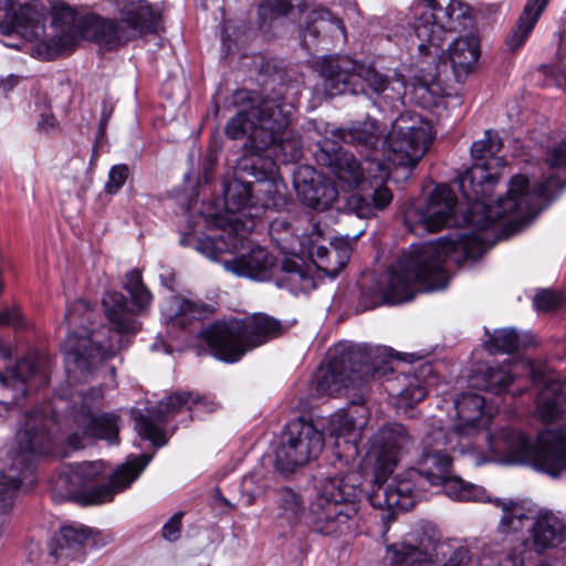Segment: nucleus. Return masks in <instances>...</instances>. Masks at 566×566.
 Wrapping results in <instances>:
<instances>
[{
	"mask_svg": "<svg viewBox=\"0 0 566 566\" xmlns=\"http://www.w3.org/2000/svg\"><path fill=\"white\" fill-rule=\"evenodd\" d=\"M245 243L247 235L230 226L219 235L197 239L193 248L205 256L217 260L226 252L234 253L244 248Z\"/></svg>",
	"mask_w": 566,
	"mask_h": 566,
	"instance_id": "nucleus-38",
	"label": "nucleus"
},
{
	"mask_svg": "<svg viewBox=\"0 0 566 566\" xmlns=\"http://www.w3.org/2000/svg\"><path fill=\"white\" fill-rule=\"evenodd\" d=\"M281 272V276L276 279V284L289 290L292 294L308 293L315 289L314 277L303 266L293 261L283 262Z\"/></svg>",
	"mask_w": 566,
	"mask_h": 566,
	"instance_id": "nucleus-45",
	"label": "nucleus"
},
{
	"mask_svg": "<svg viewBox=\"0 0 566 566\" xmlns=\"http://www.w3.org/2000/svg\"><path fill=\"white\" fill-rule=\"evenodd\" d=\"M102 397L101 389H92L85 396L73 400L67 415L61 419L57 409H63L66 402L55 399L53 402L42 403L25 413L24 420L15 434L14 448L10 452L11 464L8 468L0 465V501L10 503L18 492L21 482L32 472L33 460L36 457L51 452L56 438L52 427L66 436L70 448L81 449L84 439L98 438L108 442H116L118 436V420L115 413L95 415L91 402Z\"/></svg>",
	"mask_w": 566,
	"mask_h": 566,
	"instance_id": "nucleus-4",
	"label": "nucleus"
},
{
	"mask_svg": "<svg viewBox=\"0 0 566 566\" xmlns=\"http://www.w3.org/2000/svg\"><path fill=\"white\" fill-rule=\"evenodd\" d=\"M129 169L126 165H115L108 172V180L105 184V191L109 195L117 193L127 180Z\"/></svg>",
	"mask_w": 566,
	"mask_h": 566,
	"instance_id": "nucleus-49",
	"label": "nucleus"
},
{
	"mask_svg": "<svg viewBox=\"0 0 566 566\" xmlns=\"http://www.w3.org/2000/svg\"><path fill=\"white\" fill-rule=\"evenodd\" d=\"M91 531L82 525H67L60 528L51 545L50 555L56 560L73 559L81 555L82 546Z\"/></svg>",
	"mask_w": 566,
	"mask_h": 566,
	"instance_id": "nucleus-39",
	"label": "nucleus"
},
{
	"mask_svg": "<svg viewBox=\"0 0 566 566\" xmlns=\"http://www.w3.org/2000/svg\"><path fill=\"white\" fill-rule=\"evenodd\" d=\"M109 4L130 39L156 32L160 14L147 0H111Z\"/></svg>",
	"mask_w": 566,
	"mask_h": 566,
	"instance_id": "nucleus-27",
	"label": "nucleus"
},
{
	"mask_svg": "<svg viewBox=\"0 0 566 566\" xmlns=\"http://www.w3.org/2000/svg\"><path fill=\"white\" fill-rule=\"evenodd\" d=\"M111 117V111L103 109L102 117L98 125V137H103L105 129Z\"/></svg>",
	"mask_w": 566,
	"mask_h": 566,
	"instance_id": "nucleus-55",
	"label": "nucleus"
},
{
	"mask_svg": "<svg viewBox=\"0 0 566 566\" xmlns=\"http://www.w3.org/2000/svg\"><path fill=\"white\" fill-rule=\"evenodd\" d=\"M166 322H167V332L168 333H170L171 331H177V329H184L185 328L184 321L172 319V321H166Z\"/></svg>",
	"mask_w": 566,
	"mask_h": 566,
	"instance_id": "nucleus-58",
	"label": "nucleus"
},
{
	"mask_svg": "<svg viewBox=\"0 0 566 566\" xmlns=\"http://www.w3.org/2000/svg\"><path fill=\"white\" fill-rule=\"evenodd\" d=\"M488 446L490 454L476 464L494 461L527 465L552 478L566 472V430H543L533 441L518 429L504 428L488 436Z\"/></svg>",
	"mask_w": 566,
	"mask_h": 566,
	"instance_id": "nucleus-9",
	"label": "nucleus"
},
{
	"mask_svg": "<svg viewBox=\"0 0 566 566\" xmlns=\"http://www.w3.org/2000/svg\"><path fill=\"white\" fill-rule=\"evenodd\" d=\"M322 259L328 260L329 263H334L335 262V259L333 256H326V258L323 256Z\"/></svg>",
	"mask_w": 566,
	"mask_h": 566,
	"instance_id": "nucleus-60",
	"label": "nucleus"
},
{
	"mask_svg": "<svg viewBox=\"0 0 566 566\" xmlns=\"http://www.w3.org/2000/svg\"><path fill=\"white\" fill-rule=\"evenodd\" d=\"M150 460L151 457L146 454L128 457L103 484H97L105 470L102 461L71 464L61 472L55 484L69 500L81 505L108 503L130 486Z\"/></svg>",
	"mask_w": 566,
	"mask_h": 566,
	"instance_id": "nucleus-12",
	"label": "nucleus"
},
{
	"mask_svg": "<svg viewBox=\"0 0 566 566\" xmlns=\"http://www.w3.org/2000/svg\"><path fill=\"white\" fill-rule=\"evenodd\" d=\"M242 178L235 172V178L224 187V206L231 214L229 223L232 228L248 235L255 228V220L248 214L254 203L250 180Z\"/></svg>",
	"mask_w": 566,
	"mask_h": 566,
	"instance_id": "nucleus-26",
	"label": "nucleus"
},
{
	"mask_svg": "<svg viewBox=\"0 0 566 566\" xmlns=\"http://www.w3.org/2000/svg\"><path fill=\"white\" fill-rule=\"evenodd\" d=\"M472 25V10L461 0H419L415 6L413 31L423 55H438L448 34L461 33Z\"/></svg>",
	"mask_w": 566,
	"mask_h": 566,
	"instance_id": "nucleus-14",
	"label": "nucleus"
},
{
	"mask_svg": "<svg viewBox=\"0 0 566 566\" xmlns=\"http://www.w3.org/2000/svg\"><path fill=\"white\" fill-rule=\"evenodd\" d=\"M503 515L497 539L484 545L476 566H526L537 554L566 543V521L553 511H541L531 520V510L522 502L496 500Z\"/></svg>",
	"mask_w": 566,
	"mask_h": 566,
	"instance_id": "nucleus-5",
	"label": "nucleus"
},
{
	"mask_svg": "<svg viewBox=\"0 0 566 566\" xmlns=\"http://www.w3.org/2000/svg\"><path fill=\"white\" fill-rule=\"evenodd\" d=\"M486 335L488 338L484 345L491 354H509L537 344V340L532 334L526 332L518 334L513 327L494 329L493 333L486 331Z\"/></svg>",
	"mask_w": 566,
	"mask_h": 566,
	"instance_id": "nucleus-40",
	"label": "nucleus"
},
{
	"mask_svg": "<svg viewBox=\"0 0 566 566\" xmlns=\"http://www.w3.org/2000/svg\"><path fill=\"white\" fill-rule=\"evenodd\" d=\"M253 480H254V474H250V475H245V476L243 478V481H242V488H243V490H244L245 492L250 493L252 496H253L254 494H256V493H258V491H256V490H252V489L250 488V484L253 482Z\"/></svg>",
	"mask_w": 566,
	"mask_h": 566,
	"instance_id": "nucleus-57",
	"label": "nucleus"
},
{
	"mask_svg": "<svg viewBox=\"0 0 566 566\" xmlns=\"http://www.w3.org/2000/svg\"><path fill=\"white\" fill-rule=\"evenodd\" d=\"M214 406L212 401L191 392L175 394L161 400L156 408L146 409V413L138 411L134 417L135 426L143 439L149 440L155 447H161L167 442L163 424L168 417L182 408L193 416H200L203 411H212Z\"/></svg>",
	"mask_w": 566,
	"mask_h": 566,
	"instance_id": "nucleus-19",
	"label": "nucleus"
},
{
	"mask_svg": "<svg viewBox=\"0 0 566 566\" xmlns=\"http://www.w3.org/2000/svg\"><path fill=\"white\" fill-rule=\"evenodd\" d=\"M53 21L61 23L60 31L51 39V46L56 51H69L75 42L76 35L72 30L75 21L74 11L63 2H54L52 4Z\"/></svg>",
	"mask_w": 566,
	"mask_h": 566,
	"instance_id": "nucleus-44",
	"label": "nucleus"
},
{
	"mask_svg": "<svg viewBox=\"0 0 566 566\" xmlns=\"http://www.w3.org/2000/svg\"><path fill=\"white\" fill-rule=\"evenodd\" d=\"M565 548H566V546H565Z\"/></svg>",
	"mask_w": 566,
	"mask_h": 566,
	"instance_id": "nucleus-64",
	"label": "nucleus"
},
{
	"mask_svg": "<svg viewBox=\"0 0 566 566\" xmlns=\"http://www.w3.org/2000/svg\"><path fill=\"white\" fill-rule=\"evenodd\" d=\"M123 287L129 294L130 303L120 292L107 291L102 298L106 318H123L126 314L147 315L153 294L144 284L142 272L137 269L128 271L124 276Z\"/></svg>",
	"mask_w": 566,
	"mask_h": 566,
	"instance_id": "nucleus-23",
	"label": "nucleus"
},
{
	"mask_svg": "<svg viewBox=\"0 0 566 566\" xmlns=\"http://www.w3.org/2000/svg\"><path fill=\"white\" fill-rule=\"evenodd\" d=\"M502 146L500 136L492 130H486L484 139L474 142L471 146V155L475 160L471 167L476 165L485 167V170L492 177V190L499 180V172L494 170L495 166L502 167L505 165L503 158L496 156Z\"/></svg>",
	"mask_w": 566,
	"mask_h": 566,
	"instance_id": "nucleus-36",
	"label": "nucleus"
},
{
	"mask_svg": "<svg viewBox=\"0 0 566 566\" xmlns=\"http://www.w3.org/2000/svg\"><path fill=\"white\" fill-rule=\"evenodd\" d=\"M293 185L298 199L315 210H326L338 198L336 187L312 166H301L293 175Z\"/></svg>",
	"mask_w": 566,
	"mask_h": 566,
	"instance_id": "nucleus-25",
	"label": "nucleus"
},
{
	"mask_svg": "<svg viewBox=\"0 0 566 566\" xmlns=\"http://www.w3.org/2000/svg\"><path fill=\"white\" fill-rule=\"evenodd\" d=\"M444 494L454 501H484L485 491L483 488L467 483L461 478L450 474L439 486Z\"/></svg>",
	"mask_w": 566,
	"mask_h": 566,
	"instance_id": "nucleus-46",
	"label": "nucleus"
},
{
	"mask_svg": "<svg viewBox=\"0 0 566 566\" xmlns=\"http://www.w3.org/2000/svg\"><path fill=\"white\" fill-rule=\"evenodd\" d=\"M151 349H153V350H156V349H157V345H156V344H154V345L151 346Z\"/></svg>",
	"mask_w": 566,
	"mask_h": 566,
	"instance_id": "nucleus-63",
	"label": "nucleus"
},
{
	"mask_svg": "<svg viewBox=\"0 0 566 566\" xmlns=\"http://www.w3.org/2000/svg\"><path fill=\"white\" fill-rule=\"evenodd\" d=\"M331 134L335 139L354 146L369 166L377 168L380 179L388 175L387 164L382 160L384 143L381 149L378 148L382 138V129L378 120L368 118L347 128L333 129Z\"/></svg>",
	"mask_w": 566,
	"mask_h": 566,
	"instance_id": "nucleus-22",
	"label": "nucleus"
},
{
	"mask_svg": "<svg viewBox=\"0 0 566 566\" xmlns=\"http://www.w3.org/2000/svg\"><path fill=\"white\" fill-rule=\"evenodd\" d=\"M222 502H223L224 504H227V505L231 506V504H230L226 499H223V500H222Z\"/></svg>",
	"mask_w": 566,
	"mask_h": 566,
	"instance_id": "nucleus-61",
	"label": "nucleus"
},
{
	"mask_svg": "<svg viewBox=\"0 0 566 566\" xmlns=\"http://www.w3.org/2000/svg\"><path fill=\"white\" fill-rule=\"evenodd\" d=\"M533 305L539 313H553L566 307V293L554 289H541L533 297Z\"/></svg>",
	"mask_w": 566,
	"mask_h": 566,
	"instance_id": "nucleus-48",
	"label": "nucleus"
},
{
	"mask_svg": "<svg viewBox=\"0 0 566 566\" xmlns=\"http://www.w3.org/2000/svg\"><path fill=\"white\" fill-rule=\"evenodd\" d=\"M294 321H214L200 337L213 357L224 363H237L245 353L293 326Z\"/></svg>",
	"mask_w": 566,
	"mask_h": 566,
	"instance_id": "nucleus-13",
	"label": "nucleus"
},
{
	"mask_svg": "<svg viewBox=\"0 0 566 566\" xmlns=\"http://www.w3.org/2000/svg\"><path fill=\"white\" fill-rule=\"evenodd\" d=\"M233 98L242 109L229 119L224 133L231 139L248 137L237 174L253 178L250 184L254 203L248 214L259 219L264 210L286 205V186L277 176L274 157L281 156L285 163L297 161L302 157L301 139L290 127L291 104L262 98L245 90L237 91Z\"/></svg>",
	"mask_w": 566,
	"mask_h": 566,
	"instance_id": "nucleus-2",
	"label": "nucleus"
},
{
	"mask_svg": "<svg viewBox=\"0 0 566 566\" xmlns=\"http://www.w3.org/2000/svg\"><path fill=\"white\" fill-rule=\"evenodd\" d=\"M413 441L405 426L388 423L371 438L366 462L373 465L374 484L368 501L374 507L408 511L427 497L429 488H439L452 474L450 451H471L467 444L447 436L442 427L430 428L422 439L417 469L390 478Z\"/></svg>",
	"mask_w": 566,
	"mask_h": 566,
	"instance_id": "nucleus-3",
	"label": "nucleus"
},
{
	"mask_svg": "<svg viewBox=\"0 0 566 566\" xmlns=\"http://www.w3.org/2000/svg\"><path fill=\"white\" fill-rule=\"evenodd\" d=\"M249 318H272L271 316L263 314V313H253Z\"/></svg>",
	"mask_w": 566,
	"mask_h": 566,
	"instance_id": "nucleus-59",
	"label": "nucleus"
},
{
	"mask_svg": "<svg viewBox=\"0 0 566 566\" xmlns=\"http://www.w3.org/2000/svg\"><path fill=\"white\" fill-rule=\"evenodd\" d=\"M413 363L420 359L415 353H398L386 346L361 347L339 342L327 354L314 377L317 395H339L360 376L381 378L394 371L392 361Z\"/></svg>",
	"mask_w": 566,
	"mask_h": 566,
	"instance_id": "nucleus-8",
	"label": "nucleus"
},
{
	"mask_svg": "<svg viewBox=\"0 0 566 566\" xmlns=\"http://www.w3.org/2000/svg\"><path fill=\"white\" fill-rule=\"evenodd\" d=\"M36 126L40 132L48 133L57 126V120L52 113H43L40 115Z\"/></svg>",
	"mask_w": 566,
	"mask_h": 566,
	"instance_id": "nucleus-53",
	"label": "nucleus"
},
{
	"mask_svg": "<svg viewBox=\"0 0 566 566\" xmlns=\"http://www.w3.org/2000/svg\"><path fill=\"white\" fill-rule=\"evenodd\" d=\"M290 228V222L284 218H276L270 224V232L276 233L280 231H287Z\"/></svg>",
	"mask_w": 566,
	"mask_h": 566,
	"instance_id": "nucleus-54",
	"label": "nucleus"
},
{
	"mask_svg": "<svg viewBox=\"0 0 566 566\" xmlns=\"http://www.w3.org/2000/svg\"><path fill=\"white\" fill-rule=\"evenodd\" d=\"M457 251L467 253L463 245L428 243L410 245L388 270L382 273L377 287L364 289L356 306V314L377 306L402 304L411 301L419 292L442 290L448 284V274L441 260L450 255L459 260Z\"/></svg>",
	"mask_w": 566,
	"mask_h": 566,
	"instance_id": "nucleus-6",
	"label": "nucleus"
},
{
	"mask_svg": "<svg viewBox=\"0 0 566 566\" xmlns=\"http://www.w3.org/2000/svg\"><path fill=\"white\" fill-rule=\"evenodd\" d=\"M83 35L108 51L132 40L129 30H126L124 25L101 17H91L84 21Z\"/></svg>",
	"mask_w": 566,
	"mask_h": 566,
	"instance_id": "nucleus-33",
	"label": "nucleus"
},
{
	"mask_svg": "<svg viewBox=\"0 0 566 566\" xmlns=\"http://www.w3.org/2000/svg\"><path fill=\"white\" fill-rule=\"evenodd\" d=\"M164 347H165V352L168 353V345L164 344Z\"/></svg>",
	"mask_w": 566,
	"mask_h": 566,
	"instance_id": "nucleus-62",
	"label": "nucleus"
},
{
	"mask_svg": "<svg viewBox=\"0 0 566 566\" xmlns=\"http://www.w3.org/2000/svg\"><path fill=\"white\" fill-rule=\"evenodd\" d=\"M512 370L509 365L478 364L472 369L470 386L499 395L512 382Z\"/></svg>",
	"mask_w": 566,
	"mask_h": 566,
	"instance_id": "nucleus-37",
	"label": "nucleus"
},
{
	"mask_svg": "<svg viewBox=\"0 0 566 566\" xmlns=\"http://www.w3.org/2000/svg\"><path fill=\"white\" fill-rule=\"evenodd\" d=\"M368 420V411L361 401H353L352 406L345 410L333 413L324 424L331 438L335 439V459L328 467L336 465L340 459L346 460L349 452V446H354L359 454L357 447V438L360 430L366 426ZM358 457V455H356ZM358 467L357 458H355Z\"/></svg>",
	"mask_w": 566,
	"mask_h": 566,
	"instance_id": "nucleus-21",
	"label": "nucleus"
},
{
	"mask_svg": "<svg viewBox=\"0 0 566 566\" xmlns=\"http://www.w3.org/2000/svg\"><path fill=\"white\" fill-rule=\"evenodd\" d=\"M136 321H88V326L67 334L64 340L65 370L72 380L87 381L97 367L126 347L136 333Z\"/></svg>",
	"mask_w": 566,
	"mask_h": 566,
	"instance_id": "nucleus-10",
	"label": "nucleus"
},
{
	"mask_svg": "<svg viewBox=\"0 0 566 566\" xmlns=\"http://www.w3.org/2000/svg\"><path fill=\"white\" fill-rule=\"evenodd\" d=\"M15 1L0 0V35H17V40L0 41L8 48L21 49L22 39L33 41L43 33L45 10L36 0L15 9Z\"/></svg>",
	"mask_w": 566,
	"mask_h": 566,
	"instance_id": "nucleus-20",
	"label": "nucleus"
},
{
	"mask_svg": "<svg viewBox=\"0 0 566 566\" xmlns=\"http://www.w3.org/2000/svg\"><path fill=\"white\" fill-rule=\"evenodd\" d=\"M339 32L346 38L345 25L338 18L324 8H317L308 12L301 24V44L311 50L315 46L321 33L334 35Z\"/></svg>",
	"mask_w": 566,
	"mask_h": 566,
	"instance_id": "nucleus-32",
	"label": "nucleus"
},
{
	"mask_svg": "<svg viewBox=\"0 0 566 566\" xmlns=\"http://www.w3.org/2000/svg\"><path fill=\"white\" fill-rule=\"evenodd\" d=\"M533 382L542 386L536 398V412L543 422H553L559 419L566 410V382L553 377L545 378L543 384L539 374L531 360L524 361Z\"/></svg>",
	"mask_w": 566,
	"mask_h": 566,
	"instance_id": "nucleus-28",
	"label": "nucleus"
},
{
	"mask_svg": "<svg viewBox=\"0 0 566 566\" xmlns=\"http://www.w3.org/2000/svg\"><path fill=\"white\" fill-rule=\"evenodd\" d=\"M549 0H527L516 27L506 43L512 50L518 49L530 36Z\"/></svg>",
	"mask_w": 566,
	"mask_h": 566,
	"instance_id": "nucleus-43",
	"label": "nucleus"
},
{
	"mask_svg": "<svg viewBox=\"0 0 566 566\" xmlns=\"http://www.w3.org/2000/svg\"><path fill=\"white\" fill-rule=\"evenodd\" d=\"M431 371L430 365H422L420 367V375L410 376L402 371L401 375L397 376L392 380H388L386 390L391 396L400 397L409 406L420 402L428 394V386L430 380L424 379Z\"/></svg>",
	"mask_w": 566,
	"mask_h": 566,
	"instance_id": "nucleus-34",
	"label": "nucleus"
},
{
	"mask_svg": "<svg viewBox=\"0 0 566 566\" xmlns=\"http://www.w3.org/2000/svg\"><path fill=\"white\" fill-rule=\"evenodd\" d=\"M484 398L475 392H464L450 400L443 399L442 405L438 403L441 415L433 416L431 428L442 427L447 436L467 444V448L474 451L471 439L480 431L486 421L483 418Z\"/></svg>",
	"mask_w": 566,
	"mask_h": 566,
	"instance_id": "nucleus-17",
	"label": "nucleus"
},
{
	"mask_svg": "<svg viewBox=\"0 0 566 566\" xmlns=\"http://www.w3.org/2000/svg\"><path fill=\"white\" fill-rule=\"evenodd\" d=\"M171 307L176 310L174 316L185 318H206L207 316L214 314V307L200 300H189L181 296H172L170 298Z\"/></svg>",
	"mask_w": 566,
	"mask_h": 566,
	"instance_id": "nucleus-47",
	"label": "nucleus"
},
{
	"mask_svg": "<svg viewBox=\"0 0 566 566\" xmlns=\"http://www.w3.org/2000/svg\"><path fill=\"white\" fill-rule=\"evenodd\" d=\"M324 447L321 430L312 422L295 420L287 423L275 450V468L282 473L293 472L316 459Z\"/></svg>",
	"mask_w": 566,
	"mask_h": 566,
	"instance_id": "nucleus-18",
	"label": "nucleus"
},
{
	"mask_svg": "<svg viewBox=\"0 0 566 566\" xmlns=\"http://www.w3.org/2000/svg\"><path fill=\"white\" fill-rule=\"evenodd\" d=\"M363 234V231L353 238H335L332 242V249L319 245L313 251L314 263L327 276L335 279L339 272L347 265L352 251L353 242Z\"/></svg>",
	"mask_w": 566,
	"mask_h": 566,
	"instance_id": "nucleus-31",
	"label": "nucleus"
},
{
	"mask_svg": "<svg viewBox=\"0 0 566 566\" xmlns=\"http://www.w3.org/2000/svg\"><path fill=\"white\" fill-rule=\"evenodd\" d=\"M223 266L237 276L268 281L273 275L275 260L264 248L253 245L247 253H241L232 260H224Z\"/></svg>",
	"mask_w": 566,
	"mask_h": 566,
	"instance_id": "nucleus-30",
	"label": "nucleus"
},
{
	"mask_svg": "<svg viewBox=\"0 0 566 566\" xmlns=\"http://www.w3.org/2000/svg\"><path fill=\"white\" fill-rule=\"evenodd\" d=\"M20 81L19 76L9 75L6 80L2 81V86L4 91L12 90Z\"/></svg>",
	"mask_w": 566,
	"mask_h": 566,
	"instance_id": "nucleus-56",
	"label": "nucleus"
},
{
	"mask_svg": "<svg viewBox=\"0 0 566 566\" xmlns=\"http://www.w3.org/2000/svg\"><path fill=\"white\" fill-rule=\"evenodd\" d=\"M50 359L30 353L13 361L11 349L0 344V416L9 405L49 382Z\"/></svg>",
	"mask_w": 566,
	"mask_h": 566,
	"instance_id": "nucleus-15",
	"label": "nucleus"
},
{
	"mask_svg": "<svg viewBox=\"0 0 566 566\" xmlns=\"http://www.w3.org/2000/svg\"><path fill=\"white\" fill-rule=\"evenodd\" d=\"M449 60L458 82L463 81L474 69L479 59V42L469 32L457 38L449 46Z\"/></svg>",
	"mask_w": 566,
	"mask_h": 566,
	"instance_id": "nucleus-35",
	"label": "nucleus"
},
{
	"mask_svg": "<svg viewBox=\"0 0 566 566\" xmlns=\"http://www.w3.org/2000/svg\"><path fill=\"white\" fill-rule=\"evenodd\" d=\"M319 73L323 88L331 97L346 93L367 94V90H370L377 98L375 104L381 111L385 112L387 106L392 111H399L403 106L406 81L400 74L395 73L389 77L370 65L346 56L324 59Z\"/></svg>",
	"mask_w": 566,
	"mask_h": 566,
	"instance_id": "nucleus-11",
	"label": "nucleus"
},
{
	"mask_svg": "<svg viewBox=\"0 0 566 566\" xmlns=\"http://www.w3.org/2000/svg\"><path fill=\"white\" fill-rule=\"evenodd\" d=\"M275 517L290 526L297 525L305 513L303 495L292 488H281L275 492Z\"/></svg>",
	"mask_w": 566,
	"mask_h": 566,
	"instance_id": "nucleus-41",
	"label": "nucleus"
},
{
	"mask_svg": "<svg viewBox=\"0 0 566 566\" xmlns=\"http://www.w3.org/2000/svg\"><path fill=\"white\" fill-rule=\"evenodd\" d=\"M391 201V190L385 185H379L373 189L371 193L353 195L348 205L357 217L370 218L375 216L377 211L385 210Z\"/></svg>",
	"mask_w": 566,
	"mask_h": 566,
	"instance_id": "nucleus-42",
	"label": "nucleus"
},
{
	"mask_svg": "<svg viewBox=\"0 0 566 566\" xmlns=\"http://www.w3.org/2000/svg\"><path fill=\"white\" fill-rule=\"evenodd\" d=\"M547 171L542 181L530 187V180L524 175L514 176L509 184L505 198H499L491 203L492 177L485 167L476 165L468 168L459 178V188L467 199V208L460 213L452 190L446 185L437 186L428 201L410 203L403 211V222L410 232L422 234L436 232L443 227H468L457 233L438 241L434 244H452L453 248L463 245L467 253H460L459 260L443 255L441 265L446 271L447 263L461 264L468 260H478L495 243L489 229L500 227L499 239L506 238L530 220L558 196L566 186V135L548 147L544 160ZM429 242H424L428 244ZM419 245H423L420 243Z\"/></svg>",
	"mask_w": 566,
	"mask_h": 566,
	"instance_id": "nucleus-1",
	"label": "nucleus"
},
{
	"mask_svg": "<svg viewBox=\"0 0 566 566\" xmlns=\"http://www.w3.org/2000/svg\"><path fill=\"white\" fill-rule=\"evenodd\" d=\"M471 559L469 548L459 547L441 566H469ZM386 560L389 566H440L431 560L428 553L406 542L388 546Z\"/></svg>",
	"mask_w": 566,
	"mask_h": 566,
	"instance_id": "nucleus-29",
	"label": "nucleus"
},
{
	"mask_svg": "<svg viewBox=\"0 0 566 566\" xmlns=\"http://www.w3.org/2000/svg\"><path fill=\"white\" fill-rule=\"evenodd\" d=\"M181 513L172 515L163 526V537L169 542L176 541L180 535L181 528Z\"/></svg>",
	"mask_w": 566,
	"mask_h": 566,
	"instance_id": "nucleus-51",
	"label": "nucleus"
},
{
	"mask_svg": "<svg viewBox=\"0 0 566 566\" xmlns=\"http://www.w3.org/2000/svg\"><path fill=\"white\" fill-rule=\"evenodd\" d=\"M432 140L431 125L422 116L401 113L391 125L384 140V163L415 167Z\"/></svg>",
	"mask_w": 566,
	"mask_h": 566,
	"instance_id": "nucleus-16",
	"label": "nucleus"
},
{
	"mask_svg": "<svg viewBox=\"0 0 566 566\" xmlns=\"http://www.w3.org/2000/svg\"><path fill=\"white\" fill-rule=\"evenodd\" d=\"M356 455V448L349 446L346 460L340 459L336 465L327 467L315 478V494L306 515L312 532L323 536H343L356 528L357 502L365 493Z\"/></svg>",
	"mask_w": 566,
	"mask_h": 566,
	"instance_id": "nucleus-7",
	"label": "nucleus"
},
{
	"mask_svg": "<svg viewBox=\"0 0 566 566\" xmlns=\"http://www.w3.org/2000/svg\"><path fill=\"white\" fill-rule=\"evenodd\" d=\"M303 0H262L260 11L262 15L269 11L271 14H285L293 7L294 2L297 4Z\"/></svg>",
	"mask_w": 566,
	"mask_h": 566,
	"instance_id": "nucleus-50",
	"label": "nucleus"
},
{
	"mask_svg": "<svg viewBox=\"0 0 566 566\" xmlns=\"http://www.w3.org/2000/svg\"><path fill=\"white\" fill-rule=\"evenodd\" d=\"M91 304L84 298H78L66 307L65 318H77L90 315Z\"/></svg>",
	"mask_w": 566,
	"mask_h": 566,
	"instance_id": "nucleus-52",
	"label": "nucleus"
},
{
	"mask_svg": "<svg viewBox=\"0 0 566 566\" xmlns=\"http://www.w3.org/2000/svg\"><path fill=\"white\" fill-rule=\"evenodd\" d=\"M317 147L316 161L327 167L335 178L348 188L357 187L363 180L365 171L373 170V166L363 168L352 153L336 146L327 138L317 143Z\"/></svg>",
	"mask_w": 566,
	"mask_h": 566,
	"instance_id": "nucleus-24",
	"label": "nucleus"
}]
</instances>
